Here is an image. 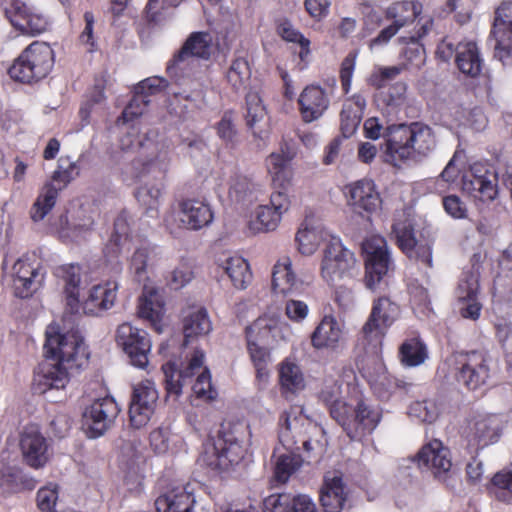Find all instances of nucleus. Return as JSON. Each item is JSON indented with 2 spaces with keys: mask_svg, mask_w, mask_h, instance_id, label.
<instances>
[{
  "mask_svg": "<svg viewBox=\"0 0 512 512\" xmlns=\"http://www.w3.org/2000/svg\"><path fill=\"white\" fill-rule=\"evenodd\" d=\"M54 65V52L49 44L35 41L30 44L9 68L14 80L30 83L44 78Z\"/></svg>",
  "mask_w": 512,
  "mask_h": 512,
  "instance_id": "10",
  "label": "nucleus"
},
{
  "mask_svg": "<svg viewBox=\"0 0 512 512\" xmlns=\"http://www.w3.org/2000/svg\"><path fill=\"white\" fill-rule=\"evenodd\" d=\"M57 275L64 283L66 306L73 314L80 313V289L89 283L88 273L77 264H66L57 269Z\"/></svg>",
  "mask_w": 512,
  "mask_h": 512,
  "instance_id": "33",
  "label": "nucleus"
},
{
  "mask_svg": "<svg viewBox=\"0 0 512 512\" xmlns=\"http://www.w3.org/2000/svg\"><path fill=\"white\" fill-rule=\"evenodd\" d=\"M370 381L373 390L382 400H388L399 387L398 380L387 373L383 367H381L380 374Z\"/></svg>",
  "mask_w": 512,
  "mask_h": 512,
  "instance_id": "63",
  "label": "nucleus"
},
{
  "mask_svg": "<svg viewBox=\"0 0 512 512\" xmlns=\"http://www.w3.org/2000/svg\"><path fill=\"white\" fill-rule=\"evenodd\" d=\"M119 412L118 405L110 396L95 400L83 413L84 426L89 437L102 436L113 423Z\"/></svg>",
  "mask_w": 512,
  "mask_h": 512,
  "instance_id": "26",
  "label": "nucleus"
},
{
  "mask_svg": "<svg viewBox=\"0 0 512 512\" xmlns=\"http://www.w3.org/2000/svg\"><path fill=\"white\" fill-rule=\"evenodd\" d=\"M170 164V154L166 144H155L144 160L133 163L134 176L141 178L147 175L157 179L155 183H145L136 192L138 202L149 212L157 213L159 200L162 196L164 184L162 182Z\"/></svg>",
  "mask_w": 512,
  "mask_h": 512,
  "instance_id": "7",
  "label": "nucleus"
},
{
  "mask_svg": "<svg viewBox=\"0 0 512 512\" xmlns=\"http://www.w3.org/2000/svg\"><path fill=\"white\" fill-rule=\"evenodd\" d=\"M492 359L482 352L473 351L460 355L456 375L458 383L470 390H476L485 385L492 375Z\"/></svg>",
  "mask_w": 512,
  "mask_h": 512,
  "instance_id": "16",
  "label": "nucleus"
},
{
  "mask_svg": "<svg viewBox=\"0 0 512 512\" xmlns=\"http://www.w3.org/2000/svg\"><path fill=\"white\" fill-rule=\"evenodd\" d=\"M13 274L16 295L26 298L42 286L46 271L33 252L23 255L14 263Z\"/></svg>",
  "mask_w": 512,
  "mask_h": 512,
  "instance_id": "15",
  "label": "nucleus"
},
{
  "mask_svg": "<svg viewBox=\"0 0 512 512\" xmlns=\"http://www.w3.org/2000/svg\"><path fill=\"white\" fill-rule=\"evenodd\" d=\"M289 325L276 314H264L246 328L247 341L274 345L286 341Z\"/></svg>",
  "mask_w": 512,
  "mask_h": 512,
  "instance_id": "27",
  "label": "nucleus"
},
{
  "mask_svg": "<svg viewBox=\"0 0 512 512\" xmlns=\"http://www.w3.org/2000/svg\"><path fill=\"white\" fill-rule=\"evenodd\" d=\"M399 248L409 257L421 260L427 266L432 265V249L429 245H418L415 239L413 223L410 218L396 220L393 224Z\"/></svg>",
  "mask_w": 512,
  "mask_h": 512,
  "instance_id": "32",
  "label": "nucleus"
},
{
  "mask_svg": "<svg viewBox=\"0 0 512 512\" xmlns=\"http://www.w3.org/2000/svg\"><path fill=\"white\" fill-rule=\"evenodd\" d=\"M345 376L347 378L345 382L332 377L325 378L319 393L320 400L329 408L332 417L334 408L340 413L343 412V408L350 403L353 395L352 388L358 387L352 382L355 380V375L351 370Z\"/></svg>",
  "mask_w": 512,
  "mask_h": 512,
  "instance_id": "31",
  "label": "nucleus"
},
{
  "mask_svg": "<svg viewBox=\"0 0 512 512\" xmlns=\"http://www.w3.org/2000/svg\"><path fill=\"white\" fill-rule=\"evenodd\" d=\"M279 424V442L287 452L276 456L274 477L279 483H286L302 465V458L296 453L300 444L307 453L320 454L327 441L323 428L305 415L301 407L285 411Z\"/></svg>",
  "mask_w": 512,
  "mask_h": 512,
  "instance_id": "1",
  "label": "nucleus"
},
{
  "mask_svg": "<svg viewBox=\"0 0 512 512\" xmlns=\"http://www.w3.org/2000/svg\"><path fill=\"white\" fill-rule=\"evenodd\" d=\"M157 255L158 248L150 242L143 240L135 244L128 259V269L137 281L147 278L148 269L155 263Z\"/></svg>",
  "mask_w": 512,
  "mask_h": 512,
  "instance_id": "43",
  "label": "nucleus"
},
{
  "mask_svg": "<svg viewBox=\"0 0 512 512\" xmlns=\"http://www.w3.org/2000/svg\"><path fill=\"white\" fill-rule=\"evenodd\" d=\"M36 487V480L23 473L16 464L5 461L0 462V489L3 493H16L22 490H32Z\"/></svg>",
  "mask_w": 512,
  "mask_h": 512,
  "instance_id": "42",
  "label": "nucleus"
},
{
  "mask_svg": "<svg viewBox=\"0 0 512 512\" xmlns=\"http://www.w3.org/2000/svg\"><path fill=\"white\" fill-rule=\"evenodd\" d=\"M196 498L192 484L175 486L155 500L156 512H193Z\"/></svg>",
  "mask_w": 512,
  "mask_h": 512,
  "instance_id": "37",
  "label": "nucleus"
},
{
  "mask_svg": "<svg viewBox=\"0 0 512 512\" xmlns=\"http://www.w3.org/2000/svg\"><path fill=\"white\" fill-rule=\"evenodd\" d=\"M129 232L130 224L128 215L126 212H122L115 219L113 233L109 243L104 249V254L108 259L116 258L123 247L132 241Z\"/></svg>",
  "mask_w": 512,
  "mask_h": 512,
  "instance_id": "54",
  "label": "nucleus"
},
{
  "mask_svg": "<svg viewBox=\"0 0 512 512\" xmlns=\"http://www.w3.org/2000/svg\"><path fill=\"white\" fill-rule=\"evenodd\" d=\"M247 428L246 424L238 423L233 428L224 429L216 439H208L203 444L199 463L223 472L239 465L246 453L244 433Z\"/></svg>",
  "mask_w": 512,
  "mask_h": 512,
  "instance_id": "6",
  "label": "nucleus"
},
{
  "mask_svg": "<svg viewBox=\"0 0 512 512\" xmlns=\"http://www.w3.org/2000/svg\"><path fill=\"white\" fill-rule=\"evenodd\" d=\"M455 62L461 73L471 78L478 77L484 66L480 49L474 41H462L456 46Z\"/></svg>",
  "mask_w": 512,
  "mask_h": 512,
  "instance_id": "41",
  "label": "nucleus"
},
{
  "mask_svg": "<svg viewBox=\"0 0 512 512\" xmlns=\"http://www.w3.org/2000/svg\"><path fill=\"white\" fill-rule=\"evenodd\" d=\"M347 205L353 213L369 217L377 213L382 206V199L376 184L371 179H361L345 187Z\"/></svg>",
  "mask_w": 512,
  "mask_h": 512,
  "instance_id": "17",
  "label": "nucleus"
},
{
  "mask_svg": "<svg viewBox=\"0 0 512 512\" xmlns=\"http://www.w3.org/2000/svg\"><path fill=\"white\" fill-rule=\"evenodd\" d=\"M5 11L11 24L23 34L39 35L49 27L47 17L23 0H7Z\"/></svg>",
  "mask_w": 512,
  "mask_h": 512,
  "instance_id": "18",
  "label": "nucleus"
},
{
  "mask_svg": "<svg viewBox=\"0 0 512 512\" xmlns=\"http://www.w3.org/2000/svg\"><path fill=\"white\" fill-rule=\"evenodd\" d=\"M19 446L24 462L33 469L43 468L50 460L49 443L35 425L24 427Z\"/></svg>",
  "mask_w": 512,
  "mask_h": 512,
  "instance_id": "25",
  "label": "nucleus"
},
{
  "mask_svg": "<svg viewBox=\"0 0 512 512\" xmlns=\"http://www.w3.org/2000/svg\"><path fill=\"white\" fill-rule=\"evenodd\" d=\"M177 439L178 436L173 435L166 427H159L150 433V445L157 454H165L172 450V445Z\"/></svg>",
  "mask_w": 512,
  "mask_h": 512,
  "instance_id": "64",
  "label": "nucleus"
},
{
  "mask_svg": "<svg viewBox=\"0 0 512 512\" xmlns=\"http://www.w3.org/2000/svg\"><path fill=\"white\" fill-rule=\"evenodd\" d=\"M79 175V167L76 162L68 157H62L58 161V167L52 176V184L58 192L65 188L75 177Z\"/></svg>",
  "mask_w": 512,
  "mask_h": 512,
  "instance_id": "58",
  "label": "nucleus"
},
{
  "mask_svg": "<svg viewBox=\"0 0 512 512\" xmlns=\"http://www.w3.org/2000/svg\"><path fill=\"white\" fill-rule=\"evenodd\" d=\"M182 323L186 342L205 337L212 331V322L203 307H191L186 310Z\"/></svg>",
  "mask_w": 512,
  "mask_h": 512,
  "instance_id": "46",
  "label": "nucleus"
},
{
  "mask_svg": "<svg viewBox=\"0 0 512 512\" xmlns=\"http://www.w3.org/2000/svg\"><path fill=\"white\" fill-rule=\"evenodd\" d=\"M119 284L115 280H108L93 285L84 300L80 301V313L89 316H100L111 309L117 299Z\"/></svg>",
  "mask_w": 512,
  "mask_h": 512,
  "instance_id": "30",
  "label": "nucleus"
},
{
  "mask_svg": "<svg viewBox=\"0 0 512 512\" xmlns=\"http://www.w3.org/2000/svg\"><path fill=\"white\" fill-rule=\"evenodd\" d=\"M301 281L292 269V260L285 256L273 267L272 288L277 294L288 295L300 290Z\"/></svg>",
  "mask_w": 512,
  "mask_h": 512,
  "instance_id": "45",
  "label": "nucleus"
},
{
  "mask_svg": "<svg viewBox=\"0 0 512 512\" xmlns=\"http://www.w3.org/2000/svg\"><path fill=\"white\" fill-rule=\"evenodd\" d=\"M204 352L196 349L188 361L181 367L175 362H167L162 366L165 376L166 390L169 395L179 396L185 385L192 382V377L197 375L192 384L193 394L200 399L212 400L216 396V391L212 388L211 376L209 371L203 367Z\"/></svg>",
  "mask_w": 512,
  "mask_h": 512,
  "instance_id": "5",
  "label": "nucleus"
},
{
  "mask_svg": "<svg viewBox=\"0 0 512 512\" xmlns=\"http://www.w3.org/2000/svg\"><path fill=\"white\" fill-rule=\"evenodd\" d=\"M342 336L341 323L333 316H324L311 335V344L316 349L335 348Z\"/></svg>",
  "mask_w": 512,
  "mask_h": 512,
  "instance_id": "47",
  "label": "nucleus"
},
{
  "mask_svg": "<svg viewBox=\"0 0 512 512\" xmlns=\"http://www.w3.org/2000/svg\"><path fill=\"white\" fill-rule=\"evenodd\" d=\"M292 198L287 188L273 191L266 204L256 207L255 220L249 223V229L254 233L275 231L284 215L290 211Z\"/></svg>",
  "mask_w": 512,
  "mask_h": 512,
  "instance_id": "13",
  "label": "nucleus"
},
{
  "mask_svg": "<svg viewBox=\"0 0 512 512\" xmlns=\"http://www.w3.org/2000/svg\"><path fill=\"white\" fill-rule=\"evenodd\" d=\"M57 196L58 189L52 183L44 185L30 210L33 222L42 221L50 213L56 204Z\"/></svg>",
  "mask_w": 512,
  "mask_h": 512,
  "instance_id": "55",
  "label": "nucleus"
},
{
  "mask_svg": "<svg viewBox=\"0 0 512 512\" xmlns=\"http://www.w3.org/2000/svg\"><path fill=\"white\" fill-rule=\"evenodd\" d=\"M359 272L355 254L340 239L333 237L323 247L319 266L320 278L328 286L354 278Z\"/></svg>",
  "mask_w": 512,
  "mask_h": 512,
  "instance_id": "9",
  "label": "nucleus"
},
{
  "mask_svg": "<svg viewBox=\"0 0 512 512\" xmlns=\"http://www.w3.org/2000/svg\"><path fill=\"white\" fill-rule=\"evenodd\" d=\"M263 193V186L245 175H234L230 178L228 195L232 202L250 205L257 201Z\"/></svg>",
  "mask_w": 512,
  "mask_h": 512,
  "instance_id": "44",
  "label": "nucleus"
},
{
  "mask_svg": "<svg viewBox=\"0 0 512 512\" xmlns=\"http://www.w3.org/2000/svg\"><path fill=\"white\" fill-rule=\"evenodd\" d=\"M149 99L145 95H137L133 97L130 103L122 112V116L118 118V125H126V135L121 139L120 145L122 150H134L139 147L147 146L149 150L155 145L149 138L143 139L139 136V129L136 126V120L141 116L148 104Z\"/></svg>",
  "mask_w": 512,
  "mask_h": 512,
  "instance_id": "20",
  "label": "nucleus"
},
{
  "mask_svg": "<svg viewBox=\"0 0 512 512\" xmlns=\"http://www.w3.org/2000/svg\"><path fill=\"white\" fill-rule=\"evenodd\" d=\"M426 358V346L419 339H409L400 347V359L405 366H419Z\"/></svg>",
  "mask_w": 512,
  "mask_h": 512,
  "instance_id": "56",
  "label": "nucleus"
},
{
  "mask_svg": "<svg viewBox=\"0 0 512 512\" xmlns=\"http://www.w3.org/2000/svg\"><path fill=\"white\" fill-rule=\"evenodd\" d=\"M227 81L231 87L239 91L246 89L250 83L251 70L248 61L244 58L235 59L227 71Z\"/></svg>",
  "mask_w": 512,
  "mask_h": 512,
  "instance_id": "57",
  "label": "nucleus"
},
{
  "mask_svg": "<svg viewBox=\"0 0 512 512\" xmlns=\"http://www.w3.org/2000/svg\"><path fill=\"white\" fill-rule=\"evenodd\" d=\"M278 33L283 40L291 43L299 44L301 50L299 57L305 60L310 54V40L307 39L298 29H296L290 22L284 21L278 26Z\"/></svg>",
  "mask_w": 512,
  "mask_h": 512,
  "instance_id": "60",
  "label": "nucleus"
},
{
  "mask_svg": "<svg viewBox=\"0 0 512 512\" xmlns=\"http://www.w3.org/2000/svg\"><path fill=\"white\" fill-rule=\"evenodd\" d=\"M300 112L307 123L319 119L329 107V98L323 88L317 85L307 86L300 94Z\"/></svg>",
  "mask_w": 512,
  "mask_h": 512,
  "instance_id": "39",
  "label": "nucleus"
},
{
  "mask_svg": "<svg viewBox=\"0 0 512 512\" xmlns=\"http://www.w3.org/2000/svg\"><path fill=\"white\" fill-rule=\"evenodd\" d=\"M353 395L343 412L333 409V418L342 426L347 436L354 441H361L371 434L382 418V411L362 398L358 387L352 388Z\"/></svg>",
  "mask_w": 512,
  "mask_h": 512,
  "instance_id": "8",
  "label": "nucleus"
},
{
  "mask_svg": "<svg viewBox=\"0 0 512 512\" xmlns=\"http://www.w3.org/2000/svg\"><path fill=\"white\" fill-rule=\"evenodd\" d=\"M423 10L421 2L416 0L398 1L387 7L385 16L399 29L411 24Z\"/></svg>",
  "mask_w": 512,
  "mask_h": 512,
  "instance_id": "52",
  "label": "nucleus"
},
{
  "mask_svg": "<svg viewBox=\"0 0 512 512\" xmlns=\"http://www.w3.org/2000/svg\"><path fill=\"white\" fill-rule=\"evenodd\" d=\"M456 299L460 315L465 319L477 320L482 304L479 300V274L477 271H465L456 289Z\"/></svg>",
  "mask_w": 512,
  "mask_h": 512,
  "instance_id": "28",
  "label": "nucleus"
},
{
  "mask_svg": "<svg viewBox=\"0 0 512 512\" xmlns=\"http://www.w3.org/2000/svg\"><path fill=\"white\" fill-rule=\"evenodd\" d=\"M138 315L149 321L157 332L163 331L164 299L159 289L144 285L139 298Z\"/></svg>",
  "mask_w": 512,
  "mask_h": 512,
  "instance_id": "38",
  "label": "nucleus"
},
{
  "mask_svg": "<svg viewBox=\"0 0 512 512\" xmlns=\"http://www.w3.org/2000/svg\"><path fill=\"white\" fill-rule=\"evenodd\" d=\"M44 351L47 358L56 362L43 364L35 376V385L41 393L65 388L71 372L85 366L89 359L87 346L78 329L60 332L53 324L46 329Z\"/></svg>",
  "mask_w": 512,
  "mask_h": 512,
  "instance_id": "2",
  "label": "nucleus"
},
{
  "mask_svg": "<svg viewBox=\"0 0 512 512\" xmlns=\"http://www.w3.org/2000/svg\"><path fill=\"white\" fill-rule=\"evenodd\" d=\"M346 500L345 485L340 472H327L320 491V501L327 512H338Z\"/></svg>",
  "mask_w": 512,
  "mask_h": 512,
  "instance_id": "40",
  "label": "nucleus"
},
{
  "mask_svg": "<svg viewBox=\"0 0 512 512\" xmlns=\"http://www.w3.org/2000/svg\"><path fill=\"white\" fill-rule=\"evenodd\" d=\"M94 221L90 216L70 221L67 216L58 220L56 232L63 241L80 242L86 239L93 227Z\"/></svg>",
  "mask_w": 512,
  "mask_h": 512,
  "instance_id": "53",
  "label": "nucleus"
},
{
  "mask_svg": "<svg viewBox=\"0 0 512 512\" xmlns=\"http://www.w3.org/2000/svg\"><path fill=\"white\" fill-rule=\"evenodd\" d=\"M399 315V307L387 297H380L374 301L371 313L364 324L362 331L369 340H375L381 344L389 327L396 321Z\"/></svg>",
  "mask_w": 512,
  "mask_h": 512,
  "instance_id": "24",
  "label": "nucleus"
},
{
  "mask_svg": "<svg viewBox=\"0 0 512 512\" xmlns=\"http://www.w3.org/2000/svg\"><path fill=\"white\" fill-rule=\"evenodd\" d=\"M245 119L248 127L252 130L254 136L264 139L269 132L270 120L260 96L258 85L249 86V91L245 96Z\"/></svg>",
  "mask_w": 512,
  "mask_h": 512,
  "instance_id": "35",
  "label": "nucleus"
},
{
  "mask_svg": "<svg viewBox=\"0 0 512 512\" xmlns=\"http://www.w3.org/2000/svg\"><path fill=\"white\" fill-rule=\"evenodd\" d=\"M365 262V285L375 290L392 267V259L384 237L371 235L362 243Z\"/></svg>",
  "mask_w": 512,
  "mask_h": 512,
  "instance_id": "11",
  "label": "nucleus"
},
{
  "mask_svg": "<svg viewBox=\"0 0 512 512\" xmlns=\"http://www.w3.org/2000/svg\"><path fill=\"white\" fill-rule=\"evenodd\" d=\"M501 424L497 415H478L469 425V444L478 449L496 443L500 438Z\"/></svg>",
  "mask_w": 512,
  "mask_h": 512,
  "instance_id": "36",
  "label": "nucleus"
},
{
  "mask_svg": "<svg viewBox=\"0 0 512 512\" xmlns=\"http://www.w3.org/2000/svg\"><path fill=\"white\" fill-rule=\"evenodd\" d=\"M213 37L209 32L199 31L189 35L181 50L167 65L168 74L183 87L179 96L196 109L207 105V86L196 70L199 60L209 59Z\"/></svg>",
  "mask_w": 512,
  "mask_h": 512,
  "instance_id": "3",
  "label": "nucleus"
},
{
  "mask_svg": "<svg viewBox=\"0 0 512 512\" xmlns=\"http://www.w3.org/2000/svg\"><path fill=\"white\" fill-rule=\"evenodd\" d=\"M105 100L104 86L102 83H97L94 87L93 92L89 96V99L82 104L79 110V117L81 119L80 126L76 129V132L82 130L90 123V116L95 111L97 106H101Z\"/></svg>",
  "mask_w": 512,
  "mask_h": 512,
  "instance_id": "62",
  "label": "nucleus"
},
{
  "mask_svg": "<svg viewBox=\"0 0 512 512\" xmlns=\"http://www.w3.org/2000/svg\"><path fill=\"white\" fill-rule=\"evenodd\" d=\"M463 190L476 200L487 202L497 195V175L493 166L475 162L463 178Z\"/></svg>",
  "mask_w": 512,
  "mask_h": 512,
  "instance_id": "19",
  "label": "nucleus"
},
{
  "mask_svg": "<svg viewBox=\"0 0 512 512\" xmlns=\"http://www.w3.org/2000/svg\"><path fill=\"white\" fill-rule=\"evenodd\" d=\"M436 145L434 131L424 123L392 125L385 133L383 158L393 166L416 163L428 157Z\"/></svg>",
  "mask_w": 512,
  "mask_h": 512,
  "instance_id": "4",
  "label": "nucleus"
},
{
  "mask_svg": "<svg viewBox=\"0 0 512 512\" xmlns=\"http://www.w3.org/2000/svg\"><path fill=\"white\" fill-rule=\"evenodd\" d=\"M366 107V99L361 94H355L347 99L341 112V132L345 138L357 130Z\"/></svg>",
  "mask_w": 512,
  "mask_h": 512,
  "instance_id": "50",
  "label": "nucleus"
},
{
  "mask_svg": "<svg viewBox=\"0 0 512 512\" xmlns=\"http://www.w3.org/2000/svg\"><path fill=\"white\" fill-rule=\"evenodd\" d=\"M214 219V213L209 203L200 199H186L178 204L164 218L166 227L174 232L176 228L197 231L209 226Z\"/></svg>",
  "mask_w": 512,
  "mask_h": 512,
  "instance_id": "12",
  "label": "nucleus"
},
{
  "mask_svg": "<svg viewBox=\"0 0 512 512\" xmlns=\"http://www.w3.org/2000/svg\"><path fill=\"white\" fill-rule=\"evenodd\" d=\"M218 265L225 271L237 289H245L250 282L251 272L247 261L239 255H223Z\"/></svg>",
  "mask_w": 512,
  "mask_h": 512,
  "instance_id": "51",
  "label": "nucleus"
},
{
  "mask_svg": "<svg viewBox=\"0 0 512 512\" xmlns=\"http://www.w3.org/2000/svg\"><path fill=\"white\" fill-rule=\"evenodd\" d=\"M279 383L284 394H296L306 387V379L300 365L291 358L279 364Z\"/></svg>",
  "mask_w": 512,
  "mask_h": 512,
  "instance_id": "49",
  "label": "nucleus"
},
{
  "mask_svg": "<svg viewBox=\"0 0 512 512\" xmlns=\"http://www.w3.org/2000/svg\"><path fill=\"white\" fill-rule=\"evenodd\" d=\"M414 461L420 469L430 471L438 480H450L448 474L452 466L451 454L440 440L434 439L423 445L415 455Z\"/></svg>",
  "mask_w": 512,
  "mask_h": 512,
  "instance_id": "22",
  "label": "nucleus"
},
{
  "mask_svg": "<svg viewBox=\"0 0 512 512\" xmlns=\"http://www.w3.org/2000/svg\"><path fill=\"white\" fill-rule=\"evenodd\" d=\"M142 450V445L135 442H126L121 448V464L133 473L132 478L128 474L125 477V483L129 490H138L141 486L142 477L139 471L144 459Z\"/></svg>",
  "mask_w": 512,
  "mask_h": 512,
  "instance_id": "48",
  "label": "nucleus"
},
{
  "mask_svg": "<svg viewBox=\"0 0 512 512\" xmlns=\"http://www.w3.org/2000/svg\"><path fill=\"white\" fill-rule=\"evenodd\" d=\"M158 401V391L151 380H143L133 388L132 400L129 407V417L132 426H145L155 412Z\"/></svg>",
  "mask_w": 512,
  "mask_h": 512,
  "instance_id": "23",
  "label": "nucleus"
},
{
  "mask_svg": "<svg viewBox=\"0 0 512 512\" xmlns=\"http://www.w3.org/2000/svg\"><path fill=\"white\" fill-rule=\"evenodd\" d=\"M59 490V485L54 482H49L39 488L36 493V505L41 512H56Z\"/></svg>",
  "mask_w": 512,
  "mask_h": 512,
  "instance_id": "61",
  "label": "nucleus"
},
{
  "mask_svg": "<svg viewBox=\"0 0 512 512\" xmlns=\"http://www.w3.org/2000/svg\"><path fill=\"white\" fill-rule=\"evenodd\" d=\"M439 413V406L434 400L413 402L408 409L410 418L421 423H433L438 418Z\"/></svg>",
  "mask_w": 512,
  "mask_h": 512,
  "instance_id": "59",
  "label": "nucleus"
},
{
  "mask_svg": "<svg viewBox=\"0 0 512 512\" xmlns=\"http://www.w3.org/2000/svg\"><path fill=\"white\" fill-rule=\"evenodd\" d=\"M116 342L134 367L139 369L148 367L152 342L145 330L128 322L122 323L116 331Z\"/></svg>",
  "mask_w": 512,
  "mask_h": 512,
  "instance_id": "14",
  "label": "nucleus"
},
{
  "mask_svg": "<svg viewBox=\"0 0 512 512\" xmlns=\"http://www.w3.org/2000/svg\"><path fill=\"white\" fill-rule=\"evenodd\" d=\"M297 150L295 146L287 141L280 144L279 151L272 152L265 160L267 173L271 177L274 184L280 188H286L290 184L293 176L294 169L292 160L296 157Z\"/></svg>",
  "mask_w": 512,
  "mask_h": 512,
  "instance_id": "29",
  "label": "nucleus"
},
{
  "mask_svg": "<svg viewBox=\"0 0 512 512\" xmlns=\"http://www.w3.org/2000/svg\"><path fill=\"white\" fill-rule=\"evenodd\" d=\"M491 36L495 57L504 65L512 61V2H502L495 10Z\"/></svg>",
  "mask_w": 512,
  "mask_h": 512,
  "instance_id": "21",
  "label": "nucleus"
},
{
  "mask_svg": "<svg viewBox=\"0 0 512 512\" xmlns=\"http://www.w3.org/2000/svg\"><path fill=\"white\" fill-rule=\"evenodd\" d=\"M333 237L336 236L326 230L320 223L313 218L306 217L295 235L297 251L303 256H312L321 243L326 246L329 239Z\"/></svg>",
  "mask_w": 512,
  "mask_h": 512,
  "instance_id": "34",
  "label": "nucleus"
}]
</instances>
